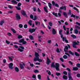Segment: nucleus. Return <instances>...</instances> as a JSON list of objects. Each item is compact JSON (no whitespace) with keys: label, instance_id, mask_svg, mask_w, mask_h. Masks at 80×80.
Masks as SVG:
<instances>
[{"label":"nucleus","instance_id":"774afa93","mask_svg":"<svg viewBox=\"0 0 80 80\" xmlns=\"http://www.w3.org/2000/svg\"><path fill=\"white\" fill-rule=\"evenodd\" d=\"M52 3L53 5H55V2L54 1H52Z\"/></svg>","mask_w":80,"mask_h":80},{"label":"nucleus","instance_id":"a18cd8bd","mask_svg":"<svg viewBox=\"0 0 80 80\" xmlns=\"http://www.w3.org/2000/svg\"><path fill=\"white\" fill-rule=\"evenodd\" d=\"M30 18H31L32 19H33V15L32 14H31L30 15Z\"/></svg>","mask_w":80,"mask_h":80},{"label":"nucleus","instance_id":"58836bf2","mask_svg":"<svg viewBox=\"0 0 80 80\" xmlns=\"http://www.w3.org/2000/svg\"><path fill=\"white\" fill-rule=\"evenodd\" d=\"M29 38L32 40H33V37L32 35H31L29 36Z\"/></svg>","mask_w":80,"mask_h":80},{"label":"nucleus","instance_id":"a878e982","mask_svg":"<svg viewBox=\"0 0 80 80\" xmlns=\"http://www.w3.org/2000/svg\"><path fill=\"white\" fill-rule=\"evenodd\" d=\"M73 8L74 10H76V11H77V12H78V13L79 12L78 9L77 8H76L75 7H74Z\"/></svg>","mask_w":80,"mask_h":80},{"label":"nucleus","instance_id":"423d86ee","mask_svg":"<svg viewBox=\"0 0 80 80\" xmlns=\"http://www.w3.org/2000/svg\"><path fill=\"white\" fill-rule=\"evenodd\" d=\"M13 64L12 63H10L9 64V67L10 69H13Z\"/></svg>","mask_w":80,"mask_h":80},{"label":"nucleus","instance_id":"393cba45","mask_svg":"<svg viewBox=\"0 0 80 80\" xmlns=\"http://www.w3.org/2000/svg\"><path fill=\"white\" fill-rule=\"evenodd\" d=\"M12 58H13L12 56L11 57L10 56L8 57V58L9 60H10V61H13V59H12Z\"/></svg>","mask_w":80,"mask_h":80},{"label":"nucleus","instance_id":"4468645a","mask_svg":"<svg viewBox=\"0 0 80 80\" xmlns=\"http://www.w3.org/2000/svg\"><path fill=\"white\" fill-rule=\"evenodd\" d=\"M60 9L64 10L65 11L66 10V6H64V7H60Z\"/></svg>","mask_w":80,"mask_h":80},{"label":"nucleus","instance_id":"ddd939ff","mask_svg":"<svg viewBox=\"0 0 80 80\" xmlns=\"http://www.w3.org/2000/svg\"><path fill=\"white\" fill-rule=\"evenodd\" d=\"M16 18L18 20H19V19H20L21 18L19 15H18V14H16Z\"/></svg>","mask_w":80,"mask_h":80},{"label":"nucleus","instance_id":"f257e3e1","mask_svg":"<svg viewBox=\"0 0 80 80\" xmlns=\"http://www.w3.org/2000/svg\"><path fill=\"white\" fill-rule=\"evenodd\" d=\"M35 56L36 57L34 58V62H37V61H38L39 62H42V60L39 58L40 55H39L38 53L35 52Z\"/></svg>","mask_w":80,"mask_h":80},{"label":"nucleus","instance_id":"6ab92c4d","mask_svg":"<svg viewBox=\"0 0 80 80\" xmlns=\"http://www.w3.org/2000/svg\"><path fill=\"white\" fill-rule=\"evenodd\" d=\"M38 18V16H34V18H33V20H36Z\"/></svg>","mask_w":80,"mask_h":80},{"label":"nucleus","instance_id":"603ef678","mask_svg":"<svg viewBox=\"0 0 80 80\" xmlns=\"http://www.w3.org/2000/svg\"><path fill=\"white\" fill-rule=\"evenodd\" d=\"M21 5H22V3H19L18 4V7H20Z\"/></svg>","mask_w":80,"mask_h":80},{"label":"nucleus","instance_id":"f704fd0d","mask_svg":"<svg viewBox=\"0 0 80 80\" xmlns=\"http://www.w3.org/2000/svg\"><path fill=\"white\" fill-rule=\"evenodd\" d=\"M48 6L50 8V9H51V8H52V4H51V3H50V2H49L48 3Z\"/></svg>","mask_w":80,"mask_h":80},{"label":"nucleus","instance_id":"8fccbe9b","mask_svg":"<svg viewBox=\"0 0 80 80\" xmlns=\"http://www.w3.org/2000/svg\"><path fill=\"white\" fill-rule=\"evenodd\" d=\"M38 77L39 80H40L41 79V75H38Z\"/></svg>","mask_w":80,"mask_h":80},{"label":"nucleus","instance_id":"9d476101","mask_svg":"<svg viewBox=\"0 0 80 80\" xmlns=\"http://www.w3.org/2000/svg\"><path fill=\"white\" fill-rule=\"evenodd\" d=\"M47 64L49 65V64H50V60L49 58H48V57L47 58Z\"/></svg>","mask_w":80,"mask_h":80},{"label":"nucleus","instance_id":"7c9ffc66","mask_svg":"<svg viewBox=\"0 0 80 80\" xmlns=\"http://www.w3.org/2000/svg\"><path fill=\"white\" fill-rule=\"evenodd\" d=\"M4 22H5L3 20H2V21H1L0 22V25H3V23H4Z\"/></svg>","mask_w":80,"mask_h":80},{"label":"nucleus","instance_id":"39448f33","mask_svg":"<svg viewBox=\"0 0 80 80\" xmlns=\"http://www.w3.org/2000/svg\"><path fill=\"white\" fill-rule=\"evenodd\" d=\"M35 30H36V29H29V32H30V33H32L34 32H35Z\"/></svg>","mask_w":80,"mask_h":80},{"label":"nucleus","instance_id":"a211bd4d","mask_svg":"<svg viewBox=\"0 0 80 80\" xmlns=\"http://www.w3.org/2000/svg\"><path fill=\"white\" fill-rule=\"evenodd\" d=\"M72 69L74 71H77V70H78V68L77 67H74Z\"/></svg>","mask_w":80,"mask_h":80},{"label":"nucleus","instance_id":"f03ea898","mask_svg":"<svg viewBox=\"0 0 80 80\" xmlns=\"http://www.w3.org/2000/svg\"><path fill=\"white\" fill-rule=\"evenodd\" d=\"M51 67H55L56 70L58 71L60 70L59 67L60 65L58 63H55V62H52L51 65Z\"/></svg>","mask_w":80,"mask_h":80},{"label":"nucleus","instance_id":"5fc2aeb1","mask_svg":"<svg viewBox=\"0 0 80 80\" xmlns=\"http://www.w3.org/2000/svg\"><path fill=\"white\" fill-rule=\"evenodd\" d=\"M19 28H22L23 27V25L22 24H20L19 25Z\"/></svg>","mask_w":80,"mask_h":80},{"label":"nucleus","instance_id":"2eb2a0df","mask_svg":"<svg viewBox=\"0 0 80 80\" xmlns=\"http://www.w3.org/2000/svg\"><path fill=\"white\" fill-rule=\"evenodd\" d=\"M68 75H69L68 78L69 80H72V77L71 76V73H69Z\"/></svg>","mask_w":80,"mask_h":80},{"label":"nucleus","instance_id":"c756f323","mask_svg":"<svg viewBox=\"0 0 80 80\" xmlns=\"http://www.w3.org/2000/svg\"><path fill=\"white\" fill-rule=\"evenodd\" d=\"M11 30L14 33H16V31L15 30V29L13 28H11Z\"/></svg>","mask_w":80,"mask_h":80},{"label":"nucleus","instance_id":"9b49d317","mask_svg":"<svg viewBox=\"0 0 80 80\" xmlns=\"http://www.w3.org/2000/svg\"><path fill=\"white\" fill-rule=\"evenodd\" d=\"M52 33L53 34V35H55L56 33H57V32L54 29H53L52 30Z\"/></svg>","mask_w":80,"mask_h":80},{"label":"nucleus","instance_id":"69168bd1","mask_svg":"<svg viewBox=\"0 0 80 80\" xmlns=\"http://www.w3.org/2000/svg\"><path fill=\"white\" fill-rule=\"evenodd\" d=\"M77 76L78 77V78H79L80 77V74L79 73H78L77 74Z\"/></svg>","mask_w":80,"mask_h":80},{"label":"nucleus","instance_id":"72a5a7b5","mask_svg":"<svg viewBox=\"0 0 80 80\" xmlns=\"http://www.w3.org/2000/svg\"><path fill=\"white\" fill-rule=\"evenodd\" d=\"M24 40H25L24 39H20L19 40V43H22V42H23V41H24Z\"/></svg>","mask_w":80,"mask_h":80},{"label":"nucleus","instance_id":"e433bc0d","mask_svg":"<svg viewBox=\"0 0 80 80\" xmlns=\"http://www.w3.org/2000/svg\"><path fill=\"white\" fill-rule=\"evenodd\" d=\"M46 72H48V73L49 75H51V72H50V71L47 70L46 71Z\"/></svg>","mask_w":80,"mask_h":80},{"label":"nucleus","instance_id":"7ed1b4c3","mask_svg":"<svg viewBox=\"0 0 80 80\" xmlns=\"http://www.w3.org/2000/svg\"><path fill=\"white\" fill-rule=\"evenodd\" d=\"M24 49H25L24 47L21 46H19V48H18V50L20 52H23Z\"/></svg>","mask_w":80,"mask_h":80},{"label":"nucleus","instance_id":"cd10ccee","mask_svg":"<svg viewBox=\"0 0 80 80\" xmlns=\"http://www.w3.org/2000/svg\"><path fill=\"white\" fill-rule=\"evenodd\" d=\"M8 7L9 8H10V9H13V7L10 5H9L8 6Z\"/></svg>","mask_w":80,"mask_h":80},{"label":"nucleus","instance_id":"49530a36","mask_svg":"<svg viewBox=\"0 0 80 80\" xmlns=\"http://www.w3.org/2000/svg\"><path fill=\"white\" fill-rule=\"evenodd\" d=\"M22 44L25 45V44H26L27 42H26V41H25V40H24L22 41Z\"/></svg>","mask_w":80,"mask_h":80},{"label":"nucleus","instance_id":"052dcab7","mask_svg":"<svg viewBox=\"0 0 80 80\" xmlns=\"http://www.w3.org/2000/svg\"><path fill=\"white\" fill-rule=\"evenodd\" d=\"M8 35L9 37H10V36L12 35V34L11 33L8 32Z\"/></svg>","mask_w":80,"mask_h":80},{"label":"nucleus","instance_id":"3c124183","mask_svg":"<svg viewBox=\"0 0 80 80\" xmlns=\"http://www.w3.org/2000/svg\"><path fill=\"white\" fill-rule=\"evenodd\" d=\"M24 27L25 28H27L28 27V25L27 24H25L24 26Z\"/></svg>","mask_w":80,"mask_h":80},{"label":"nucleus","instance_id":"bb28decb","mask_svg":"<svg viewBox=\"0 0 80 80\" xmlns=\"http://www.w3.org/2000/svg\"><path fill=\"white\" fill-rule=\"evenodd\" d=\"M63 78L64 79H65V80H67V78H68V77L67 76L64 75L63 76Z\"/></svg>","mask_w":80,"mask_h":80},{"label":"nucleus","instance_id":"c03bdc74","mask_svg":"<svg viewBox=\"0 0 80 80\" xmlns=\"http://www.w3.org/2000/svg\"><path fill=\"white\" fill-rule=\"evenodd\" d=\"M75 28H76V29H80V27H79L78 26H76Z\"/></svg>","mask_w":80,"mask_h":80},{"label":"nucleus","instance_id":"4be33fe9","mask_svg":"<svg viewBox=\"0 0 80 80\" xmlns=\"http://www.w3.org/2000/svg\"><path fill=\"white\" fill-rule=\"evenodd\" d=\"M63 15H64V16L65 17L68 18V17H67V13L66 12H63Z\"/></svg>","mask_w":80,"mask_h":80},{"label":"nucleus","instance_id":"5701e85b","mask_svg":"<svg viewBox=\"0 0 80 80\" xmlns=\"http://www.w3.org/2000/svg\"><path fill=\"white\" fill-rule=\"evenodd\" d=\"M32 21L31 20H30L29 21V22H28V24L30 25H32Z\"/></svg>","mask_w":80,"mask_h":80},{"label":"nucleus","instance_id":"e2e57ef3","mask_svg":"<svg viewBox=\"0 0 80 80\" xmlns=\"http://www.w3.org/2000/svg\"><path fill=\"white\" fill-rule=\"evenodd\" d=\"M13 12V11H9L8 13H12Z\"/></svg>","mask_w":80,"mask_h":80},{"label":"nucleus","instance_id":"0e129e2a","mask_svg":"<svg viewBox=\"0 0 80 80\" xmlns=\"http://www.w3.org/2000/svg\"><path fill=\"white\" fill-rule=\"evenodd\" d=\"M30 66H31L32 67H33L34 66V65L33 64L30 63Z\"/></svg>","mask_w":80,"mask_h":80},{"label":"nucleus","instance_id":"c85d7f7f","mask_svg":"<svg viewBox=\"0 0 80 80\" xmlns=\"http://www.w3.org/2000/svg\"><path fill=\"white\" fill-rule=\"evenodd\" d=\"M71 37H72L73 38H77V36H76L74 35V34H72L71 35Z\"/></svg>","mask_w":80,"mask_h":80},{"label":"nucleus","instance_id":"1a4fd4ad","mask_svg":"<svg viewBox=\"0 0 80 80\" xmlns=\"http://www.w3.org/2000/svg\"><path fill=\"white\" fill-rule=\"evenodd\" d=\"M25 66V64L23 63L22 64H20V68L22 69H23L24 68V66Z\"/></svg>","mask_w":80,"mask_h":80},{"label":"nucleus","instance_id":"0eeeda50","mask_svg":"<svg viewBox=\"0 0 80 80\" xmlns=\"http://www.w3.org/2000/svg\"><path fill=\"white\" fill-rule=\"evenodd\" d=\"M68 47L67 46H65V48L64 49V52H67V53H68Z\"/></svg>","mask_w":80,"mask_h":80},{"label":"nucleus","instance_id":"dca6fc26","mask_svg":"<svg viewBox=\"0 0 80 80\" xmlns=\"http://www.w3.org/2000/svg\"><path fill=\"white\" fill-rule=\"evenodd\" d=\"M52 15H54V16H56V17H58V14L57 13H55V12H52Z\"/></svg>","mask_w":80,"mask_h":80},{"label":"nucleus","instance_id":"412c9836","mask_svg":"<svg viewBox=\"0 0 80 80\" xmlns=\"http://www.w3.org/2000/svg\"><path fill=\"white\" fill-rule=\"evenodd\" d=\"M44 11H45L46 13H48V10H47V7H44Z\"/></svg>","mask_w":80,"mask_h":80},{"label":"nucleus","instance_id":"ea45409f","mask_svg":"<svg viewBox=\"0 0 80 80\" xmlns=\"http://www.w3.org/2000/svg\"><path fill=\"white\" fill-rule=\"evenodd\" d=\"M56 75H57V76H59L61 75V73L60 72H56Z\"/></svg>","mask_w":80,"mask_h":80},{"label":"nucleus","instance_id":"4c0bfd02","mask_svg":"<svg viewBox=\"0 0 80 80\" xmlns=\"http://www.w3.org/2000/svg\"><path fill=\"white\" fill-rule=\"evenodd\" d=\"M75 55H76L77 56V57H79V56H80V54L78 53H77V52H75Z\"/></svg>","mask_w":80,"mask_h":80},{"label":"nucleus","instance_id":"a19ab883","mask_svg":"<svg viewBox=\"0 0 80 80\" xmlns=\"http://www.w3.org/2000/svg\"><path fill=\"white\" fill-rule=\"evenodd\" d=\"M35 22L36 23V25H37L38 23L39 25H40V22H38V21H36Z\"/></svg>","mask_w":80,"mask_h":80},{"label":"nucleus","instance_id":"2f4dec72","mask_svg":"<svg viewBox=\"0 0 80 80\" xmlns=\"http://www.w3.org/2000/svg\"><path fill=\"white\" fill-rule=\"evenodd\" d=\"M71 12H72V11H71V10H69V12H68V15H72V13H71Z\"/></svg>","mask_w":80,"mask_h":80},{"label":"nucleus","instance_id":"bf43d9fd","mask_svg":"<svg viewBox=\"0 0 80 80\" xmlns=\"http://www.w3.org/2000/svg\"><path fill=\"white\" fill-rule=\"evenodd\" d=\"M58 15L59 17H61V16H62V14L60 12H58Z\"/></svg>","mask_w":80,"mask_h":80},{"label":"nucleus","instance_id":"680f3d73","mask_svg":"<svg viewBox=\"0 0 80 80\" xmlns=\"http://www.w3.org/2000/svg\"><path fill=\"white\" fill-rule=\"evenodd\" d=\"M56 51L58 52V53H59L60 52V50H59V49L58 48H57Z\"/></svg>","mask_w":80,"mask_h":80},{"label":"nucleus","instance_id":"6e6d98bb","mask_svg":"<svg viewBox=\"0 0 80 80\" xmlns=\"http://www.w3.org/2000/svg\"><path fill=\"white\" fill-rule=\"evenodd\" d=\"M49 25L51 27H52V22H49Z\"/></svg>","mask_w":80,"mask_h":80},{"label":"nucleus","instance_id":"6e6552de","mask_svg":"<svg viewBox=\"0 0 80 80\" xmlns=\"http://www.w3.org/2000/svg\"><path fill=\"white\" fill-rule=\"evenodd\" d=\"M62 41H63V42L65 41L66 43H68V41L67 40V38H66V37H63L62 38Z\"/></svg>","mask_w":80,"mask_h":80},{"label":"nucleus","instance_id":"c9c22d12","mask_svg":"<svg viewBox=\"0 0 80 80\" xmlns=\"http://www.w3.org/2000/svg\"><path fill=\"white\" fill-rule=\"evenodd\" d=\"M74 32L75 33L77 34L78 33V31L77 29H76L74 30Z\"/></svg>","mask_w":80,"mask_h":80},{"label":"nucleus","instance_id":"37998d69","mask_svg":"<svg viewBox=\"0 0 80 80\" xmlns=\"http://www.w3.org/2000/svg\"><path fill=\"white\" fill-rule=\"evenodd\" d=\"M77 67H78V68H80V64L79 63H78L77 64Z\"/></svg>","mask_w":80,"mask_h":80},{"label":"nucleus","instance_id":"79ce46f5","mask_svg":"<svg viewBox=\"0 0 80 80\" xmlns=\"http://www.w3.org/2000/svg\"><path fill=\"white\" fill-rule=\"evenodd\" d=\"M63 58L64 59H67V58H68V57L67 55H64L63 56Z\"/></svg>","mask_w":80,"mask_h":80},{"label":"nucleus","instance_id":"473e14b6","mask_svg":"<svg viewBox=\"0 0 80 80\" xmlns=\"http://www.w3.org/2000/svg\"><path fill=\"white\" fill-rule=\"evenodd\" d=\"M23 38V37L21 35H19L18 37V38L19 39H20V38Z\"/></svg>","mask_w":80,"mask_h":80},{"label":"nucleus","instance_id":"f3484780","mask_svg":"<svg viewBox=\"0 0 80 80\" xmlns=\"http://www.w3.org/2000/svg\"><path fill=\"white\" fill-rule=\"evenodd\" d=\"M11 2L12 3H13V5H14V4H17L18 2L17 1H15L14 0H12V1H11Z\"/></svg>","mask_w":80,"mask_h":80},{"label":"nucleus","instance_id":"4d7b16f0","mask_svg":"<svg viewBox=\"0 0 80 80\" xmlns=\"http://www.w3.org/2000/svg\"><path fill=\"white\" fill-rule=\"evenodd\" d=\"M33 10L34 12H35L37 10V8H36V7H34L33 8Z\"/></svg>","mask_w":80,"mask_h":80},{"label":"nucleus","instance_id":"13d9d810","mask_svg":"<svg viewBox=\"0 0 80 80\" xmlns=\"http://www.w3.org/2000/svg\"><path fill=\"white\" fill-rule=\"evenodd\" d=\"M62 30L61 29L59 31V34H62Z\"/></svg>","mask_w":80,"mask_h":80},{"label":"nucleus","instance_id":"338daca9","mask_svg":"<svg viewBox=\"0 0 80 80\" xmlns=\"http://www.w3.org/2000/svg\"><path fill=\"white\" fill-rule=\"evenodd\" d=\"M76 25H78L79 26H80V23L78 22H77L76 23Z\"/></svg>","mask_w":80,"mask_h":80},{"label":"nucleus","instance_id":"20e7f679","mask_svg":"<svg viewBox=\"0 0 80 80\" xmlns=\"http://www.w3.org/2000/svg\"><path fill=\"white\" fill-rule=\"evenodd\" d=\"M76 45H78V43H77V42L75 41L73 42L72 47L75 48H77Z\"/></svg>","mask_w":80,"mask_h":80},{"label":"nucleus","instance_id":"f8f14e48","mask_svg":"<svg viewBox=\"0 0 80 80\" xmlns=\"http://www.w3.org/2000/svg\"><path fill=\"white\" fill-rule=\"evenodd\" d=\"M21 13L24 16H27V14H26V13H25V12L23 10H22L21 12Z\"/></svg>","mask_w":80,"mask_h":80},{"label":"nucleus","instance_id":"aec40b11","mask_svg":"<svg viewBox=\"0 0 80 80\" xmlns=\"http://www.w3.org/2000/svg\"><path fill=\"white\" fill-rule=\"evenodd\" d=\"M15 70L16 72H19V69L17 67H15Z\"/></svg>","mask_w":80,"mask_h":80},{"label":"nucleus","instance_id":"b1692460","mask_svg":"<svg viewBox=\"0 0 80 80\" xmlns=\"http://www.w3.org/2000/svg\"><path fill=\"white\" fill-rule=\"evenodd\" d=\"M68 52L69 54H71L72 55H74V53L71 51H69Z\"/></svg>","mask_w":80,"mask_h":80},{"label":"nucleus","instance_id":"09e8293b","mask_svg":"<svg viewBox=\"0 0 80 80\" xmlns=\"http://www.w3.org/2000/svg\"><path fill=\"white\" fill-rule=\"evenodd\" d=\"M15 7H16V8L17 9V10H21V8H18L17 6H15Z\"/></svg>","mask_w":80,"mask_h":80},{"label":"nucleus","instance_id":"864d4df0","mask_svg":"<svg viewBox=\"0 0 80 80\" xmlns=\"http://www.w3.org/2000/svg\"><path fill=\"white\" fill-rule=\"evenodd\" d=\"M32 78L36 79V76L35 74H33L32 77Z\"/></svg>","mask_w":80,"mask_h":80},{"label":"nucleus","instance_id":"de8ad7c7","mask_svg":"<svg viewBox=\"0 0 80 80\" xmlns=\"http://www.w3.org/2000/svg\"><path fill=\"white\" fill-rule=\"evenodd\" d=\"M75 15L73 14H72L71 16V17H73V18H75Z\"/></svg>","mask_w":80,"mask_h":80}]
</instances>
